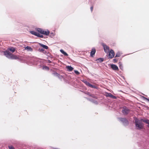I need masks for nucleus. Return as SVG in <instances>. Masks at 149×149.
I'll list each match as a JSON object with an SVG mask.
<instances>
[{"label":"nucleus","mask_w":149,"mask_h":149,"mask_svg":"<svg viewBox=\"0 0 149 149\" xmlns=\"http://www.w3.org/2000/svg\"><path fill=\"white\" fill-rule=\"evenodd\" d=\"M142 119L140 120L137 118L135 119V123L137 129L140 130L143 129L144 124L142 123Z\"/></svg>","instance_id":"f257e3e1"},{"label":"nucleus","mask_w":149,"mask_h":149,"mask_svg":"<svg viewBox=\"0 0 149 149\" xmlns=\"http://www.w3.org/2000/svg\"><path fill=\"white\" fill-rule=\"evenodd\" d=\"M4 54L9 58L14 59H18V57L17 56L12 54L9 51L6 50L4 52Z\"/></svg>","instance_id":"f03ea898"},{"label":"nucleus","mask_w":149,"mask_h":149,"mask_svg":"<svg viewBox=\"0 0 149 149\" xmlns=\"http://www.w3.org/2000/svg\"><path fill=\"white\" fill-rule=\"evenodd\" d=\"M130 111V110L127 107L124 106L123 107L122 112L124 115L127 114Z\"/></svg>","instance_id":"7ed1b4c3"},{"label":"nucleus","mask_w":149,"mask_h":149,"mask_svg":"<svg viewBox=\"0 0 149 149\" xmlns=\"http://www.w3.org/2000/svg\"><path fill=\"white\" fill-rule=\"evenodd\" d=\"M109 52V58L111 59L113 58L115 55V53L114 51L112 49H111L110 51Z\"/></svg>","instance_id":"20e7f679"},{"label":"nucleus","mask_w":149,"mask_h":149,"mask_svg":"<svg viewBox=\"0 0 149 149\" xmlns=\"http://www.w3.org/2000/svg\"><path fill=\"white\" fill-rule=\"evenodd\" d=\"M102 45L104 47V52L106 53H108L110 51L109 47L106 45L104 44V43L102 44Z\"/></svg>","instance_id":"39448f33"},{"label":"nucleus","mask_w":149,"mask_h":149,"mask_svg":"<svg viewBox=\"0 0 149 149\" xmlns=\"http://www.w3.org/2000/svg\"><path fill=\"white\" fill-rule=\"evenodd\" d=\"M30 33L33 35H34L37 37L43 38V36L42 35H40L39 33L34 31H30Z\"/></svg>","instance_id":"423d86ee"},{"label":"nucleus","mask_w":149,"mask_h":149,"mask_svg":"<svg viewBox=\"0 0 149 149\" xmlns=\"http://www.w3.org/2000/svg\"><path fill=\"white\" fill-rule=\"evenodd\" d=\"M84 82L87 86L93 88H96V86L94 85H93L90 84L89 82L86 81H84Z\"/></svg>","instance_id":"0eeeda50"},{"label":"nucleus","mask_w":149,"mask_h":149,"mask_svg":"<svg viewBox=\"0 0 149 149\" xmlns=\"http://www.w3.org/2000/svg\"><path fill=\"white\" fill-rule=\"evenodd\" d=\"M110 67L114 70L118 71L119 70L118 66L114 64H111Z\"/></svg>","instance_id":"6e6552de"},{"label":"nucleus","mask_w":149,"mask_h":149,"mask_svg":"<svg viewBox=\"0 0 149 149\" xmlns=\"http://www.w3.org/2000/svg\"><path fill=\"white\" fill-rule=\"evenodd\" d=\"M105 95L107 97L112 98L115 99H116V97L115 96H113L110 93H106Z\"/></svg>","instance_id":"1a4fd4ad"},{"label":"nucleus","mask_w":149,"mask_h":149,"mask_svg":"<svg viewBox=\"0 0 149 149\" xmlns=\"http://www.w3.org/2000/svg\"><path fill=\"white\" fill-rule=\"evenodd\" d=\"M96 52V50L95 48H92L91 51L90 52V56L91 57H93Z\"/></svg>","instance_id":"9d476101"},{"label":"nucleus","mask_w":149,"mask_h":149,"mask_svg":"<svg viewBox=\"0 0 149 149\" xmlns=\"http://www.w3.org/2000/svg\"><path fill=\"white\" fill-rule=\"evenodd\" d=\"M49 31L48 30L46 31L43 30V33L42 34L48 36L49 35Z\"/></svg>","instance_id":"9b49d317"},{"label":"nucleus","mask_w":149,"mask_h":149,"mask_svg":"<svg viewBox=\"0 0 149 149\" xmlns=\"http://www.w3.org/2000/svg\"><path fill=\"white\" fill-rule=\"evenodd\" d=\"M43 29L41 28H37L36 29L37 31L41 34H42L43 32Z\"/></svg>","instance_id":"f8f14e48"},{"label":"nucleus","mask_w":149,"mask_h":149,"mask_svg":"<svg viewBox=\"0 0 149 149\" xmlns=\"http://www.w3.org/2000/svg\"><path fill=\"white\" fill-rule=\"evenodd\" d=\"M104 58H99L97 59L96 60V61L97 62V63L98 62H102L104 61Z\"/></svg>","instance_id":"ddd939ff"},{"label":"nucleus","mask_w":149,"mask_h":149,"mask_svg":"<svg viewBox=\"0 0 149 149\" xmlns=\"http://www.w3.org/2000/svg\"><path fill=\"white\" fill-rule=\"evenodd\" d=\"M25 49L29 51H32L33 49L30 46H27L25 48Z\"/></svg>","instance_id":"4468645a"},{"label":"nucleus","mask_w":149,"mask_h":149,"mask_svg":"<svg viewBox=\"0 0 149 149\" xmlns=\"http://www.w3.org/2000/svg\"><path fill=\"white\" fill-rule=\"evenodd\" d=\"M66 68L69 71H72L73 69V68L71 66H67Z\"/></svg>","instance_id":"2eb2a0df"},{"label":"nucleus","mask_w":149,"mask_h":149,"mask_svg":"<svg viewBox=\"0 0 149 149\" xmlns=\"http://www.w3.org/2000/svg\"><path fill=\"white\" fill-rule=\"evenodd\" d=\"M120 120L123 122H127V120L125 118H119Z\"/></svg>","instance_id":"dca6fc26"},{"label":"nucleus","mask_w":149,"mask_h":149,"mask_svg":"<svg viewBox=\"0 0 149 149\" xmlns=\"http://www.w3.org/2000/svg\"><path fill=\"white\" fill-rule=\"evenodd\" d=\"M61 52L63 54H64L65 56H68V54L65 52L62 49H61L60 50Z\"/></svg>","instance_id":"f3484780"},{"label":"nucleus","mask_w":149,"mask_h":149,"mask_svg":"<svg viewBox=\"0 0 149 149\" xmlns=\"http://www.w3.org/2000/svg\"><path fill=\"white\" fill-rule=\"evenodd\" d=\"M40 45L41 47L46 49H48V47L47 46L40 44Z\"/></svg>","instance_id":"a211bd4d"},{"label":"nucleus","mask_w":149,"mask_h":149,"mask_svg":"<svg viewBox=\"0 0 149 149\" xmlns=\"http://www.w3.org/2000/svg\"><path fill=\"white\" fill-rule=\"evenodd\" d=\"M54 75L56 77H57L58 78H60L61 76L57 72H55L53 73Z\"/></svg>","instance_id":"6ab92c4d"},{"label":"nucleus","mask_w":149,"mask_h":149,"mask_svg":"<svg viewBox=\"0 0 149 149\" xmlns=\"http://www.w3.org/2000/svg\"><path fill=\"white\" fill-rule=\"evenodd\" d=\"M9 50H10V51L12 52H13L15 51V49L13 47H11L9 49Z\"/></svg>","instance_id":"aec40b11"},{"label":"nucleus","mask_w":149,"mask_h":149,"mask_svg":"<svg viewBox=\"0 0 149 149\" xmlns=\"http://www.w3.org/2000/svg\"><path fill=\"white\" fill-rule=\"evenodd\" d=\"M142 120L143 121L147 123L148 124V125H149V120H144L142 119Z\"/></svg>","instance_id":"412c9836"},{"label":"nucleus","mask_w":149,"mask_h":149,"mask_svg":"<svg viewBox=\"0 0 149 149\" xmlns=\"http://www.w3.org/2000/svg\"><path fill=\"white\" fill-rule=\"evenodd\" d=\"M120 56V54L119 52L117 53L116 54L115 57H119Z\"/></svg>","instance_id":"4be33fe9"},{"label":"nucleus","mask_w":149,"mask_h":149,"mask_svg":"<svg viewBox=\"0 0 149 149\" xmlns=\"http://www.w3.org/2000/svg\"><path fill=\"white\" fill-rule=\"evenodd\" d=\"M43 69H46V70H49V68L48 66H43Z\"/></svg>","instance_id":"5701e85b"},{"label":"nucleus","mask_w":149,"mask_h":149,"mask_svg":"<svg viewBox=\"0 0 149 149\" xmlns=\"http://www.w3.org/2000/svg\"><path fill=\"white\" fill-rule=\"evenodd\" d=\"M118 59L117 58H114L113 59V62L115 63H116L118 61Z\"/></svg>","instance_id":"b1692460"},{"label":"nucleus","mask_w":149,"mask_h":149,"mask_svg":"<svg viewBox=\"0 0 149 149\" xmlns=\"http://www.w3.org/2000/svg\"><path fill=\"white\" fill-rule=\"evenodd\" d=\"M8 147L9 149H15L12 146H9Z\"/></svg>","instance_id":"393cba45"},{"label":"nucleus","mask_w":149,"mask_h":149,"mask_svg":"<svg viewBox=\"0 0 149 149\" xmlns=\"http://www.w3.org/2000/svg\"><path fill=\"white\" fill-rule=\"evenodd\" d=\"M54 33H50V36L51 37H52L54 36Z\"/></svg>","instance_id":"a878e982"},{"label":"nucleus","mask_w":149,"mask_h":149,"mask_svg":"<svg viewBox=\"0 0 149 149\" xmlns=\"http://www.w3.org/2000/svg\"><path fill=\"white\" fill-rule=\"evenodd\" d=\"M74 72L75 73L77 74H79V72L78 71H77V70H75L74 71Z\"/></svg>","instance_id":"bb28decb"},{"label":"nucleus","mask_w":149,"mask_h":149,"mask_svg":"<svg viewBox=\"0 0 149 149\" xmlns=\"http://www.w3.org/2000/svg\"><path fill=\"white\" fill-rule=\"evenodd\" d=\"M90 9H91V12H92V11H93V6H92V7H91L90 8Z\"/></svg>","instance_id":"cd10ccee"},{"label":"nucleus","mask_w":149,"mask_h":149,"mask_svg":"<svg viewBox=\"0 0 149 149\" xmlns=\"http://www.w3.org/2000/svg\"><path fill=\"white\" fill-rule=\"evenodd\" d=\"M146 99H147V100H148L149 101V99H148L147 98H146Z\"/></svg>","instance_id":"c85d7f7f"},{"label":"nucleus","mask_w":149,"mask_h":149,"mask_svg":"<svg viewBox=\"0 0 149 149\" xmlns=\"http://www.w3.org/2000/svg\"><path fill=\"white\" fill-rule=\"evenodd\" d=\"M147 126L148 127H149V125H147Z\"/></svg>","instance_id":"c756f323"},{"label":"nucleus","mask_w":149,"mask_h":149,"mask_svg":"<svg viewBox=\"0 0 149 149\" xmlns=\"http://www.w3.org/2000/svg\"><path fill=\"white\" fill-rule=\"evenodd\" d=\"M121 65H120L119 67H120V68H121Z\"/></svg>","instance_id":"7c9ffc66"},{"label":"nucleus","mask_w":149,"mask_h":149,"mask_svg":"<svg viewBox=\"0 0 149 149\" xmlns=\"http://www.w3.org/2000/svg\"><path fill=\"white\" fill-rule=\"evenodd\" d=\"M42 50L43 51L44 50L43 49H42Z\"/></svg>","instance_id":"2f4dec72"},{"label":"nucleus","mask_w":149,"mask_h":149,"mask_svg":"<svg viewBox=\"0 0 149 149\" xmlns=\"http://www.w3.org/2000/svg\"><path fill=\"white\" fill-rule=\"evenodd\" d=\"M90 95V96H91V95Z\"/></svg>","instance_id":"473e14b6"}]
</instances>
